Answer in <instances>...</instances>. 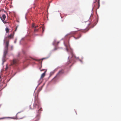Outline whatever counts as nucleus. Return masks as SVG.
I'll use <instances>...</instances> for the list:
<instances>
[{"instance_id":"7","label":"nucleus","mask_w":121,"mask_h":121,"mask_svg":"<svg viewBox=\"0 0 121 121\" xmlns=\"http://www.w3.org/2000/svg\"><path fill=\"white\" fill-rule=\"evenodd\" d=\"M34 60L36 61H39V63H42V60H43V59H40V60H38L35 59H33Z\"/></svg>"},{"instance_id":"11","label":"nucleus","mask_w":121,"mask_h":121,"mask_svg":"<svg viewBox=\"0 0 121 121\" xmlns=\"http://www.w3.org/2000/svg\"><path fill=\"white\" fill-rule=\"evenodd\" d=\"M5 30L6 33H8L9 32V29L8 27L6 28Z\"/></svg>"},{"instance_id":"23","label":"nucleus","mask_w":121,"mask_h":121,"mask_svg":"<svg viewBox=\"0 0 121 121\" xmlns=\"http://www.w3.org/2000/svg\"><path fill=\"white\" fill-rule=\"evenodd\" d=\"M17 27H16V30H15V31H16L17 29Z\"/></svg>"},{"instance_id":"9","label":"nucleus","mask_w":121,"mask_h":121,"mask_svg":"<svg viewBox=\"0 0 121 121\" xmlns=\"http://www.w3.org/2000/svg\"><path fill=\"white\" fill-rule=\"evenodd\" d=\"M46 71H45V72H44L43 73H42L41 75V78H43L44 76H45V73Z\"/></svg>"},{"instance_id":"14","label":"nucleus","mask_w":121,"mask_h":121,"mask_svg":"<svg viewBox=\"0 0 121 121\" xmlns=\"http://www.w3.org/2000/svg\"><path fill=\"white\" fill-rule=\"evenodd\" d=\"M76 31H74L71 32V34H76Z\"/></svg>"},{"instance_id":"12","label":"nucleus","mask_w":121,"mask_h":121,"mask_svg":"<svg viewBox=\"0 0 121 121\" xmlns=\"http://www.w3.org/2000/svg\"><path fill=\"white\" fill-rule=\"evenodd\" d=\"M39 30V29H35L34 30V32L35 33L38 32Z\"/></svg>"},{"instance_id":"21","label":"nucleus","mask_w":121,"mask_h":121,"mask_svg":"<svg viewBox=\"0 0 121 121\" xmlns=\"http://www.w3.org/2000/svg\"><path fill=\"white\" fill-rule=\"evenodd\" d=\"M0 118V119H4V118Z\"/></svg>"},{"instance_id":"18","label":"nucleus","mask_w":121,"mask_h":121,"mask_svg":"<svg viewBox=\"0 0 121 121\" xmlns=\"http://www.w3.org/2000/svg\"><path fill=\"white\" fill-rule=\"evenodd\" d=\"M71 54L72 56V57H73L74 56V54L72 53H71Z\"/></svg>"},{"instance_id":"22","label":"nucleus","mask_w":121,"mask_h":121,"mask_svg":"<svg viewBox=\"0 0 121 121\" xmlns=\"http://www.w3.org/2000/svg\"><path fill=\"white\" fill-rule=\"evenodd\" d=\"M98 3L99 5V0L98 1Z\"/></svg>"},{"instance_id":"2","label":"nucleus","mask_w":121,"mask_h":121,"mask_svg":"<svg viewBox=\"0 0 121 121\" xmlns=\"http://www.w3.org/2000/svg\"><path fill=\"white\" fill-rule=\"evenodd\" d=\"M38 94H37V96L36 97V95H35V102L33 104V108L32 109H35L37 107L38 108H39V106H40V103L39 101V100L38 97Z\"/></svg>"},{"instance_id":"10","label":"nucleus","mask_w":121,"mask_h":121,"mask_svg":"<svg viewBox=\"0 0 121 121\" xmlns=\"http://www.w3.org/2000/svg\"><path fill=\"white\" fill-rule=\"evenodd\" d=\"M43 86H42L41 87H40L38 91V93H39L42 89Z\"/></svg>"},{"instance_id":"24","label":"nucleus","mask_w":121,"mask_h":121,"mask_svg":"<svg viewBox=\"0 0 121 121\" xmlns=\"http://www.w3.org/2000/svg\"><path fill=\"white\" fill-rule=\"evenodd\" d=\"M90 25V24H88V26H89Z\"/></svg>"},{"instance_id":"8","label":"nucleus","mask_w":121,"mask_h":121,"mask_svg":"<svg viewBox=\"0 0 121 121\" xmlns=\"http://www.w3.org/2000/svg\"><path fill=\"white\" fill-rule=\"evenodd\" d=\"M32 26L33 28L36 29L37 27H38V26H35V24L34 23H33L32 25Z\"/></svg>"},{"instance_id":"25","label":"nucleus","mask_w":121,"mask_h":121,"mask_svg":"<svg viewBox=\"0 0 121 121\" xmlns=\"http://www.w3.org/2000/svg\"><path fill=\"white\" fill-rule=\"evenodd\" d=\"M66 49H67V48H66Z\"/></svg>"},{"instance_id":"17","label":"nucleus","mask_w":121,"mask_h":121,"mask_svg":"<svg viewBox=\"0 0 121 121\" xmlns=\"http://www.w3.org/2000/svg\"><path fill=\"white\" fill-rule=\"evenodd\" d=\"M42 30H43V32L44 31V27L43 26L42 27Z\"/></svg>"},{"instance_id":"16","label":"nucleus","mask_w":121,"mask_h":121,"mask_svg":"<svg viewBox=\"0 0 121 121\" xmlns=\"http://www.w3.org/2000/svg\"><path fill=\"white\" fill-rule=\"evenodd\" d=\"M40 110H41V111H42V108H40L39 110H38V113H40V112H39V111H40Z\"/></svg>"},{"instance_id":"26","label":"nucleus","mask_w":121,"mask_h":121,"mask_svg":"<svg viewBox=\"0 0 121 121\" xmlns=\"http://www.w3.org/2000/svg\"><path fill=\"white\" fill-rule=\"evenodd\" d=\"M42 70H41V71H42Z\"/></svg>"},{"instance_id":"4","label":"nucleus","mask_w":121,"mask_h":121,"mask_svg":"<svg viewBox=\"0 0 121 121\" xmlns=\"http://www.w3.org/2000/svg\"><path fill=\"white\" fill-rule=\"evenodd\" d=\"M19 60L18 59H13L11 63L12 65H16L18 64Z\"/></svg>"},{"instance_id":"5","label":"nucleus","mask_w":121,"mask_h":121,"mask_svg":"<svg viewBox=\"0 0 121 121\" xmlns=\"http://www.w3.org/2000/svg\"><path fill=\"white\" fill-rule=\"evenodd\" d=\"M2 17H3V18L1 17H0V18L2 20H5V19L6 17V16L5 14H3V15L2 16Z\"/></svg>"},{"instance_id":"3","label":"nucleus","mask_w":121,"mask_h":121,"mask_svg":"<svg viewBox=\"0 0 121 121\" xmlns=\"http://www.w3.org/2000/svg\"><path fill=\"white\" fill-rule=\"evenodd\" d=\"M25 117L23 113L22 112L18 113L16 115V119H22Z\"/></svg>"},{"instance_id":"1","label":"nucleus","mask_w":121,"mask_h":121,"mask_svg":"<svg viewBox=\"0 0 121 121\" xmlns=\"http://www.w3.org/2000/svg\"><path fill=\"white\" fill-rule=\"evenodd\" d=\"M13 36L12 34H11L10 35H8L7 37L5 38L4 40V43H5V45L4 46V50L3 55V63L6 61L5 58L8 52V47L9 45V41L8 40H7V39L8 38L9 39H11L13 38Z\"/></svg>"},{"instance_id":"19","label":"nucleus","mask_w":121,"mask_h":121,"mask_svg":"<svg viewBox=\"0 0 121 121\" xmlns=\"http://www.w3.org/2000/svg\"><path fill=\"white\" fill-rule=\"evenodd\" d=\"M8 69V66L7 65H6V68H5V69L6 70H7Z\"/></svg>"},{"instance_id":"13","label":"nucleus","mask_w":121,"mask_h":121,"mask_svg":"<svg viewBox=\"0 0 121 121\" xmlns=\"http://www.w3.org/2000/svg\"><path fill=\"white\" fill-rule=\"evenodd\" d=\"M81 35H79L76 38H75L76 39H78L81 36Z\"/></svg>"},{"instance_id":"20","label":"nucleus","mask_w":121,"mask_h":121,"mask_svg":"<svg viewBox=\"0 0 121 121\" xmlns=\"http://www.w3.org/2000/svg\"><path fill=\"white\" fill-rule=\"evenodd\" d=\"M11 49H13V46H11Z\"/></svg>"},{"instance_id":"15","label":"nucleus","mask_w":121,"mask_h":121,"mask_svg":"<svg viewBox=\"0 0 121 121\" xmlns=\"http://www.w3.org/2000/svg\"><path fill=\"white\" fill-rule=\"evenodd\" d=\"M4 20H2V21L5 24L7 23H8V22H6V21H4Z\"/></svg>"},{"instance_id":"6","label":"nucleus","mask_w":121,"mask_h":121,"mask_svg":"<svg viewBox=\"0 0 121 121\" xmlns=\"http://www.w3.org/2000/svg\"><path fill=\"white\" fill-rule=\"evenodd\" d=\"M64 73V71L63 70H61L57 74V75H58L60 74H61Z\"/></svg>"}]
</instances>
